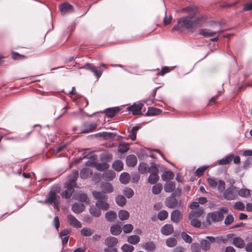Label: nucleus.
<instances>
[{"label":"nucleus","instance_id":"59","mask_svg":"<svg viewBox=\"0 0 252 252\" xmlns=\"http://www.w3.org/2000/svg\"><path fill=\"white\" fill-rule=\"evenodd\" d=\"M170 71V69L169 67L164 66L162 68L161 70L159 71L158 73V75L163 76L165 74L169 72Z\"/></svg>","mask_w":252,"mask_h":252},{"label":"nucleus","instance_id":"57","mask_svg":"<svg viewBox=\"0 0 252 252\" xmlns=\"http://www.w3.org/2000/svg\"><path fill=\"white\" fill-rule=\"evenodd\" d=\"M133 229L132 225L130 224H127L124 225L123 230L125 233L130 232Z\"/></svg>","mask_w":252,"mask_h":252},{"label":"nucleus","instance_id":"61","mask_svg":"<svg viewBox=\"0 0 252 252\" xmlns=\"http://www.w3.org/2000/svg\"><path fill=\"white\" fill-rule=\"evenodd\" d=\"M206 169H207L206 167H202L198 168L196 170V175L198 176H202L203 174L204 171L206 170Z\"/></svg>","mask_w":252,"mask_h":252},{"label":"nucleus","instance_id":"55","mask_svg":"<svg viewBox=\"0 0 252 252\" xmlns=\"http://www.w3.org/2000/svg\"><path fill=\"white\" fill-rule=\"evenodd\" d=\"M81 233L83 235L89 236L93 233V231L90 228H84L81 230Z\"/></svg>","mask_w":252,"mask_h":252},{"label":"nucleus","instance_id":"43","mask_svg":"<svg viewBox=\"0 0 252 252\" xmlns=\"http://www.w3.org/2000/svg\"><path fill=\"white\" fill-rule=\"evenodd\" d=\"M162 188L163 187L161 184H157L153 186L152 188V192L154 194H158L162 190Z\"/></svg>","mask_w":252,"mask_h":252},{"label":"nucleus","instance_id":"24","mask_svg":"<svg viewBox=\"0 0 252 252\" xmlns=\"http://www.w3.org/2000/svg\"><path fill=\"white\" fill-rule=\"evenodd\" d=\"M90 214L94 217H98L101 214V210L97 207L96 205L91 206L90 209Z\"/></svg>","mask_w":252,"mask_h":252},{"label":"nucleus","instance_id":"28","mask_svg":"<svg viewBox=\"0 0 252 252\" xmlns=\"http://www.w3.org/2000/svg\"><path fill=\"white\" fill-rule=\"evenodd\" d=\"M238 195L242 197L248 198L250 196V190L247 189H238L237 196Z\"/></svg>","mask_w":252,"mask_h":252},{"label":"nucleus","instance_id":"1","mask_svg":"<svg viewBox=\"0 0 252 252\" xmlns=\"http://www.w3.org/2000/svg\"><path fill=\"white\" fill-rule=\"evenodd\" d=\"M181 11L188 13L189 15L179 19L177 25L172 28V31H179L183 28L190 29L200 27L207 19L205 16L198 13L197 8L194 5L183 8Z\"/></svg>","mask_w":252,"mask_h":252},{"label":"nucleus","instance_id":"46","mask_svg":"<svg viewBox=\"0 0 252 252\" xmlns=\"http://www.w3.org/2000/svg\"><path fill=\"white\" fill-rule=\"evenodd\" d=\"M177 243L176 239L172 237L167 239L166 241V245L169 247H173L177 245Z\"/></svg>","mask_w":252,"mask_h":252},{"label":"nucleus","instance_id":"32","mask_svg":"<svg viewBox=\"0 0 252 252\" xmlns=\"http://www.w3.org/2000/svg\"><path fill=\"white\" fill-rule=\"evenodd\" d=\"M123 163L122 161L120 160H116L112 165L113 168L117 171H121L123 168Z\"/></svg>","mask_w":252,"mask_h":252},{"label":"nucleus","instance_id":"12","mask_svg":"<svg viewBox=\"0 0 252 252\" xmlns=\"http://www.w3.org/2000/svg\"><path fill=\"white\" fill-rule=\"evenodd\" d=\"M143 106V104L141 103L134 104L129 107V110L131 111L133 115H139L141 114Z\"/></svg>","mask_w":252,"mask_h":252},{"label":"nucleus","instance_id":"64","mask_svg":"<svg viewBox=\"0 0 252 252\" xmlns=\"http://www.w3.org/2000/svg\"><path fill=\"white\" fill-rule=\"evenodd\" d=\"M243 10L245 11L252 10V2L246 4L244 6Z\"/></svg>","mask_w":252,"mask_h":252},{"label":"nucleus","instance_id":"62","mask_svg":"<svg viewBox=\"0 0 252 252\" xmlns=\"http://www.w3.org/2000/svg\"><path fill=\"white\" fill-rule=\"evenodd\" d=\"M12 58L14 60H22L25 58V56L17 53H13Z\"/></svg>","mask_w":252,"mask_h":252},{"label":"nucleus","instance_id":"18","mask_svg":"<svg viewBox=\"0 0 252 252\" xmlns=\"http://www.w3.org/2000/svg\"><path fill=\"white\" fill-rule=\"evenodd\" d=\"M174 228L171 224H165L161 227V233L164 235H169L173 233Z\"/></svg>","mask_w":252,"mask_h":252},{"label":"nucleus","instance_id":"8","mask_svg":"<svg viewBox=\"0 0 252 252\" xmlns=\"http://www.w3.org/2000/svg\"><path fill=\"white\" fill-rule=\"evenodd\" d=\"M86 164L87 166L94 167L97 170L100 171H103L109 168L108 164L106 162L96 163L95 162L88 161L86 162Z\"/></svg>","mask_w":252,"mask_h":252},{"label":"nucleus","instance_id":"6","mask_svg":"<svg viewBox=\"0 0 252 252\" xmlns=\"http://www.w3.org/2000/svg\"><path fill=\"white\" fill-rule=\"evenodd\" d=\"M221 32V29L218 28L216 30L208 29H203L199 31V33L206 37L214 36L217 34L220 33Z\"/></svg>","mask_w":252,"mask_h":252},{"label":"nucleus","instance_id":"48","mask_svg":"<svg viewBox=\"0 0 252 252\" xmlns=\"http://www.w3.org/2000/svg\"><path fill=\"white\" fill-rule=\"evenodd\" d=\"M168 213L166 211L162 210L158 213V217L159 220H163L168 217Z\"/></svg>","mask_w":252,"mask_h":252},{"label":"nucleus","instance_id":"5","mask_svg":"<svg viewBox=\"0 0 252 252\" xmlns=\"http://www.w3.org/2000/svg\"><path fill=\"white\" fill-rule=\"evenodd\" d=\"M60 197L56 195V193L54 190H51L49 193V197L44 201V203L48 204L54 202L55 208L59 210V199Z\"/></svg>","mask_w":252,"mask_h":252},{"label":"nucleus","instance_id":"40","mask_svg":"<svg viewBox=\"0 0 252 252\" xmlns=\"http://www.w3.org/2000/svg\"><path fill=\"white\" fill-rule=\"evenodd\" d=\"M233 244L235 246L242 248L244 246V241L239 237H236L233 239Z\"/></svg>","mask_w":252,"mask_h":252},{"label":"nucleus","instance_id":"17","mask_svg":"<svg viewBox=\"0 0 252 252\" xmlns=\"http://www.w3.org/2000/svg\"><path fill=\"white\" fill-rule=\"evenodd\" d=\"M101 189L103 193H111L114 190L113 186L110 183H104L101 186Z\"/></svg>","mask_w":252,"mask_h":252},{"label":"nucleus","instance_id":"14","mask_svg":"<svg viewBox=\"0 0 252 252\" xmlns=\"http://www.w3.org/2000/svg\"><path fill=\"white\" fill-rule=\"evenodd\" d=\"M209 217L214 221H221L223 219V215L219 211H215L209 214Z\"/></svg>","mask_w":252,"mask_h":252},{"label":"nucleus","instance_id":"50","mask_svg":"<svg viewBox=\"0 0 252 252\" xmlns=\"http://www.w3.org/2000/svg\"><path fill=\"white\" fill-rule=\"evenodd\" d=\"M189 220H190V223L191 224L194 226V227H197V228H199L201 226V222L200 221L196 219V218H189Z\"/></svg>","mask_w":252,"mask_h":252},{"label":"nucleus","instance_id":"20","mask_svg":"<svg viewBox=\"0 0 252 252\" xmlns=\"http://www.w3.org/2000/svg\"><path fill=\"white\" fill-rule=\"evenodd\" d=\"M85 209V206L81 203H75L72 206V210L75 213H80Z\"/></svg>","mask_w":252,"mask_h":252},{"label":"nucleus","instance_id":"60","mask_svg":"<svg viewBox=\"0 0 252 252\" xmlns=\"http://www.w3.org/2000/svg\"><path fill=\"white\" fill-rule=\"evenodd\" d=\"M191 250L192 252H200V246L197 243L192 244L191 246Z\"/></svg>","mask_w":252,"mask_h":252},{"label":"nucleus","instance_id":"54","mask_svg":"<svg viewBox=\"0 0 252 252\" xmlns=\"http://www.w3.org/2000/svg\"><path fill=\"white\" fill-rule=\"evenodd\" d=\"M123 193L128 198L132 197L134 194L133 191L130 188H126V189H125L123 191Z\"/></svg>","mask_w":252,"mask_h":252},{"label":"nucleus","instance_id":"7","mask_svg":"<svg viewBox=\"0 0 252 252\" xmlns=\"http://www.w3.org/2000/svg\"><path fill=\"white\" fill-rule=\"evenodd\" d=\"M215 242V238L212 236H207L205 239L202 240L200 242V246L202 250L205 251L209 250L212 243Z\"/></svg>","mask_w":252,"mask_h":252},{"label":"nucleus","instance_id":"11","mask_svg":"<svg viewBox=\"0 0 252 252\" xmlns=\"http://www.w3.org/2000/svg\"><path fill=\"white\" fill-rule=\"evenodd\" d=\"M59 8L62 14H65L73 11V6L68 3L61 4Z\"/></svg>","mask_w":252,"mask_h":252},{"label":"nucleus","instance_id":"49","mask_svg":"<svg viewBox=\"0 0 252 252\" xmlns=\"http://www.w3.org/2000/svg\"><path fill=\"white\" fill-rule=\"evenodd\" d=\"M207 181L209 185L212 189H215L217 188L218 181H216L215 179L211 178H208Z\"/></svg>","mask_w":252,"mask_h":252},{"label":"nucleus","instance_id":"22","mask_svg":"<svg viewBox=\"0 0 252 252\" xmlns=\"http://www.w3.org/2000/svg\"><path fill=\"white\" fill-rule=\"evenodd\" d=\"M203 213V209L202 208H197L195 210H192L189 213V218H199Z\"/></svg>","mask_w":252,"mask_h":252},{"label":"nucleus","instance_id":"4","mask_svg":"<svg viewBox=\"0 0 252 252\" xmlns=\"http://www.w3.org/2000/svg\"><path fill=\"white\" fill-rule=\"evenodd\" d=\"M238 189L235 186H231L225 190L223 193V198L227 200L237 199Z\"/></svg>","mask_w":252,"mask_h":252},{"label":"nucleus","instance_id":"29","mask_svg":"<svg viewBox=\"0 0 252 252\" xmlns=\"http://www.w3.org/2000/svg\"><path fill=\"white\" fill-rule=\"evenodd\" d=\"M115 201L117 204L120 206H124L126 202V198L122 195H118L116 197Z\"/></svg>","mask_w":252,"mask_h":252},{"label":"nucleus","instance_id":"41","mask_svg":"<svg viewBox=\"0 0 252 252\" xmlns=\"http://www.w3.org/2000/svg\"><path fill=\"white\" fill-rule=\"evenodd\" d=\"M118 215L119 219L121 220H126L129 217V214L128 212L123 210L120 211Z\"/></svg>","mask_w":252,"mask_h":252},{"label":"nucleus","instance_id":"51","mask_svg":"<svg viewBox=\"0 0 252 252\" xmlns=\"http://www.w3.org/2000/svg\"><path fill=\"white\" fill-rule=\"evenodd\" d=\"M233 207L235 209L243 211L244 210L245 206L242 202L238 201L234 204Z\"/></svg>","mask_w":252,"mask_h":252},{"label":"nucleus","instance_id":"38","mask_svg":"<svg viewBox=\"0 0 252 252\" xmlns=\"http://www.w3.org/2000/svg\"><path fill=\"white\" fill-rule=\"evenodd\" d=\"M159 180V176L158 174L151 173L149 177L148 182L151 184H154L157 183Z\"/></svg>","mask_w":252,"mask_h":252},{"label":"nucleus","instance_id":"47","mask_svg":"<svg viewBox=\"0 0 252 252\" xmlns=\"http://www.w3.org/2000/svg\"><path fill=\"white\" fill-rule=\"evenodd\" d=\"M218 190L220 192H222L225 191V182L221 180H220L218 181V185L217 187Z\"/></svg>","mask_w":252,"mask_h":252},{"label":"nucleus","instance_id":"36","mask_svg":"<svg viewBox=\"0 0 252 252\" xmlns=\"http://www.w3.org/2000/svg\"><path fill=\"white\" fill-rule=\"evenodd\" d=\"M140 237L137 235H131L128 237L127 241L129 243L135 245L139 242Z\"/></svg>","mask_w":252,"mask_h":252},{"label":"nucleus","instance_id":"42","mask_svg":"<svg viewBox=\"0 0 252 252\" xmlns=\"http://www.w3.org/2000/svg\"><path fill=\"white\" fill-rule=\"evenodd\" d=\"M149 166L145 163H140L139 165L138 170L142 174L148 172Z\"/></svg>","mask_w":252,"mask_h":252},{"label":"nucleus","instance_id":"56","mask_svg":"<svg viewBox=\"0 0 252 252\" xmlns=\"http://www.w3.org/2000/svg\"><path fill=\"white\" fill-rule=\"evenodd\" d=\"M183 239L187 243H191L192 241L191 237L187 234L186 232H183L181 234Z\"/></svg>","mask_w":252,"mask_h":252},{"label":"nucleus","instance_id":"53","mask_svg":"<svg viewBox=\"0 0 252 252\" xmlns=\"http://www.w3.org/2000/svg\"><path fill=\"white\" fill-rule=\"evenodd\" d=\"M121 249L125 252H132L134 250V247L132 246L127 244L124 245Z\"/></svg>","mask_w":252,"mask_h":252},{"label":"nucleus","instance_id":"2","mask_svg":"<svg viewBox=\"0 0 252 252\" xmlns=\"http://www.w3.org/2000/svg\"><path fill=\"white\" fill-rule=\"evenodd\" d=\"M94 197L97 200L96 206L100 210L106 211L109 209L110 205L107 202L108 196L100 191H94L92 192Z\"/></svg>","mask_w":252,"mask_h":252},{"label":"nucleus","instance_id":"30","mask_svg":"<svg viewBox=\"0 0 252 252\" xmlns=\"http://www.w3.org/2000/svg\"><path fill=\"white\" fill-rule=\"evenodd\" d=\"M175 189V184L174 182H167L164 185V189L165 192H171Z\"/></svg>","mask_w":252,"mask_h":252},{"label":"nucleus","instance_id":"26","mask_svg":"<svg viewBox=\"0 0 252 252\" xmlns=\"http://www.w3.org/2000/svg\"><path fill=\"white\" fill-rule=\"evenodd\" d=\"M93 174V171L89 168H84L80 172V177L83 179H86Z\"/></svg>","mask_w":252,"mask_h":252},{"label":"nucleus","instance_id":"37","mask_svg":"<svg viewBox=\"0 0 252 252\" xmlns=\"http://www.w3.org/2000/svg\"><path fill=\"white\" fill-rule=\"evenodd\" d=\"M119 110L117 107L109 108L106 110V114L109 117H113L119 112Z\"/></svg>","mask_w":252,"mask_h":252},{"label":"nucleus","instance_id":"45","mask_svg":"<svg viewBox=\"0 0 252 252\" xmlns=\"http://www.w3.org/2000/svg\"><path fill=\"white\" fill-rule=\"evenodd\" d=\"M143 248L147 251H152L155 249L156 245L153 242H150L145 244Z\"/></svg>","mask_w":252,"mask_h":252},{"label":"nucleus","instance_id":"10","mask_svg":"<svg viewBox=\"0 0 252 252\" xmlns=\"http://www.w3.org/2000/svg\"><path fill=\"white\" fill-rule=\"evenodd\" d=\"M97 125L94 123H86L83 125L82 133H89L94 131L97 127Z\"/></svg>","mask_w":252,"mask_h":252},{"label":"nucleus","instance_id":"58","mask_svg":"<svg viewBox=\"0 0 252 252\" xmlns=\"http://www.w3.org/2000/svg\"><path fill=\"white\" fill-rule=\"evenodd\" d=\"M233 221H234L233 217L231 215H229L226 217V218L224 220V223L226 225H228L231 224L233 222Z\"/></svg>","mask_w":252,"mask_h":252},{"label":"nucleus","instance_id":"27","mask_svg":"<svg viewBox=\"0 0 252 252\" xmlns=\"http://www.w3.org/2000/svg\"><path fill=\"white\" fill-rule=\"evenodd\" d=\"M130 179V175L126 172L122 173L120 176V181L123 184H127Z\"/></svg>","mask_w":252,"mask_h":252},{"label":"nucleus","instance_id":"34","mask_svg":"<svg viewBox=\"0 0 252 252\" xmlns=\"http://www.w3.org/2000/svg\"><path fill=\"white\" fill-rule=\"evenodd\" d=\"M233 155H230L218 161L220 165H225L229 163L232 160Z\"/></svg>","mask_w":252,"mask_h":252},{"label":"nucleus","instance_id":"63","mask_svg":"<svg viewBox=\"0 0 252 252\" xmlns=\"http://www.w3.org/2000/svg\"><path fill=\"white\" fill-rule=\"evenodd\" d=\"M97 136H107L108 137H111L113 138L115 136V135L112 133H99L96 134Z\"/></svg>","mask_w":252,"mask_h":252},{"label":"nucleus","instance_id":"44","mask_svg":"<svg viewBox=\"0 0 252 252\" xmlns=\"http://www.w3.org/2000/svg\"><path fill=\"white\" fill-rule=\"evenodd\" d=\"M129 149V147L127 144L126 143H121L119 144L118 147V151L120 153H124L127 152Z\"/></svg>","mask_w":252,"mask_h":252},{"label":"nucleus","instance_id":"52","mask_svg":"<svg viewBox=\"0 0 252 252\" xmlns=\"http://www.w3.org/2000/svg\"><path fill=\"white\" fill-rule=\"evenodd\" d=\"M148 172L151 173L158 174V169L157 165L152 163L150 167H149Z\"/></svg>","mask_w":252,"mask_h":252},{"label":"nucleus","instance_id":"3","mask_svg":"<svg viewBox=\"0 0 252 252\" xmlns=\"http://www.w3.org/2000/svg\"><path fill=\"white\" fill-rule=\"evenodd\" d=\"M78 175V172L74 170L72 173V178L65 184L66 190L64 191L63 195L66 198H69L74 192V188L76 187V180Z\"/></svg>","mask_w":252,"mask_h":252},{"label":"nucleus","instance_id":"31","mask_svg":"<svg viewBox=\"0 0 252 252\" xmlns=\"http://www.w3.org/2000/svg\"><path fill=\"white\" fill-rule=\"evenodd\" d=\"M161 112V110L159 109L154 107H149L148 111L146 112L147 116H155L158 115Z\"/></svg>","mask_w":252,"mask_h":252},{"label":"nucleus","instance_id":"16","mask_svg":"<svg viewBox=\"0 0 252 252\" xmlns=\"http://www.w3.org/2000/svg\"><path fill=\"white\" fill-rule=\"evenodd\" d=\"M137 162V159L135 156L131 155L127 157L126 159V163L128 166L134 167Z\"/></svg>","mask_w":252,"mask_h":252},{"label":"nucleus","instance_id":"33","mask_svg":"<svg viewBox=\"0 0 252 252\" xmlns=\"http://www.w3.org/2000/svg\"><path fill=\"white\" fill-rule=\"evenodd\" d=\"M110 231L112 234L117 235L122 232V228L120 225L115 224L111 227Z\"/></svg>","mask_w":252,"mask_h":252},{"label":"nucleus","instance_id":"25","mask_svg":"<svg viewBox=\"0 0 252 252\" xmlns=\"http://www.w3.org/2000/svg\"><path fill=\"white\" fill-rule=\"evenodd\" d=\"M174 177V174L171 171H165L161 175V178L164 181H168L172 180Z\"/></svg>","mask_w":252,"mask_h":252},{"label":"nucleus","instance_id":"9","mask_svg":"<svg viewBox=\"0 0 252 252\" xmlns=\"http://www.w3.org/2000/svg\"><path fill=\"white\" fill-rule=\"evenodd\" d=\"M82 68L91 70L94 73L97 79L99 78L102 75V70H101L99 68L98 69H96L92 64L87 63L86 64L84 65Z\"/></svg>","mask_w":252,"mask_h":252},{"label":"nucleus","instance_id":"15","mask_svg":"<svg viewBox=\"0 0 252 252\" xmlns=\"http://www.w3.org/2000/svg\"><path fill=\"white\" fill-rule=\"evenodd\" d=\"M171 218L173 222L178 223L182 218V214L180 211L175 210L172 212Z\"/></svg>","mask_w":252,"mask_h":252},{"label":"nucleus","instance_id":"39","mask_svg":"<svg viewBox=\"0 0 252 252\" xmlns=\"http://www.w3.org/2000/svg\"><path fill=\"white\" fill-rule=\"evenodd\" d=\"M116 213L114 211H108L105 214V218L107 220L110 221H113L116 217Z\"/></svg>","mask_w":252,"mask_h":252},{"label":"nucleus","instance_id":"23","mask_svg":"<svg viewBox=\"0 0 252 252\" xmlns=\"http://www.w3.org/2000/svg\"><path fill=\"white\" fill-rule=\"evenodd\" d=\"M118 243V240L114 237H109L107 238L105 241V244L108 247H113Z\"/></svg>","mask_w":252,"mask_h":252},{"label":"nucleus","instance_id":"35","mask_svg":"<svg viewBox=\"0 0 252 252\" xmlns=\"http://www.w3.org/2000/svg\"><path fill=\"white\" fill-rule=\"evenodd\" d=\"M76 199L80 202L84 203H88L89 199L87 195L85 193H79L76 196Z\"/></svg>","mask_w":252,"mask_h":252},{"label":"nucleus","instance_id":"21","mask_svg":"<svg viewBox=\"0 0 252 252\" xmlns=\"http://www.w3.org/2000/svg\"><path fill=\"white\" fill-rule=\"evenodd\" d=\"M116 176L115 173L112 170H109L103 173L102 177L104 180L112 181Z\"/></svg>","mask_w":252,"mask_h":252},{"label":"nucleus","instance_id":"13","mask_svg":"<svg viewBox=\"0 0 252 252\" xmlns=\"http://www.w3.org/2000/svg\"><path fill=\"white\" fill-rule=\"evenodd\" d=\"M67 222L73 227L79 228L81 227L80 222L73 215H69L67 216Z\"/></svg>","mask_w":252,"mask_h":252},{"label":"nucleus","instance_id":"19","mask_svg":"<svg viewBox=\"0 0 252 252\" xmlns=\"http://www.w3.org/2000/svg\"><path fill=\"white\" fill-rule=\"evenodd\" d=\"M177 200L173 196L167 198L165 201L166 205L170 208H173L176 207L178 205Z\"/></svg>","mask_w":252,"mask_h":252}]
</instances>
